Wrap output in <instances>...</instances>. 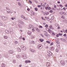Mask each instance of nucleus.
<instances>
[{
  "mask_svg": "<svg viewBox=\"0 0 67 67\" xmlns=\"http://www.w3.org/2000/svg\"><path fill=\"white\" fill-rule=\"evenodd\" d=\"M36 30L37 32H40V30L37 28H36Z\"/></svg>",
  "mask_w": 67,
  "mask_h": 67,
  "instance_id": "nucleus-22",
  "label": "nucleus"
},
{
  "mask_svg": "<svg viewBox=\"0 0 67 67\" xmlns=\"http://www.w3.org/2000/svg\"><path fill=\"white\" fill-rule=\"evenodd\" d=\"M60 63L62 65H64L65 64V62L64 60H62L61 61Z\"/></svg>",
  "mask_w": 67,
  "mask_h": 67,
  "instance_id": "nucleus-4",
  "label": "nucleus"
},
{
  "mask_svg": "<svg viewBox=\"0 0 67 67\" xmlns=\"http://www.w3.org/2000/svg\"><path fill=\"white\" fill-rule=\"evenodd\" d=\"M0 25L1 26H3V24H2V23L0 22Z\"/></svg>",
  "mask_w": 67,
  "mask_h": 67,
  "instance_id": "nucleus-45",
  "label": "nucleus"
},
{
  "mask_svg": "<svg viewBox=\"0 0 67 67\" xmlns=\"http://www.w3.org/2000/svg\"><path fill=\"white\" fill-rule=\"evenodd\" d=\"M13 63H14V64L16 63V61L14 59L13 60Z\"/></svg>",
  "mask_w": 67,
  "mask_h": 67,
  "instance_id": "nucleus-24",
  "label": "nucleus"
},
{
  "mask_svg": "<svg viewBox=\"0 0 67 67\" xmlns=\"http://www.w3.org/2000/svg\"><path fill=\"white\" fill-rule=\"evenodd\" d=\"M46 66L47 67H49V66H50V65H51V63H50L47 62L46 63Z\"/></svg>",
  "mask_w": 67,
  "mask_h": 67,
  "instance_id": "nucleus-7",
  "label": "nucleus"
},
{
  "mask_svg": "<svg viewBox=\"0 0 67 67\" xmlns=\"http://www.w3.org/2000/svg\"><path fill=\"white\" fill-rule=\"evenodd\" d=\"M46 42L47 43H48V44H50V43H51V42H49L48 41H46Z\"/></svg>",
  "mask_w": 67,
  "mask_h": 67,
  "instance_id": "nucleus-35",
  "label": "nucleus"
},
{
  "mask_svg": "<svg viewBox=\"0 0 67 67\" xmlns=\"http://www.w3.org/2000/svg\"><path fill=\"white\" fill-rule=\"evenodd\" d=\"M35 28H32V32H35Z\"/></svg>",
  "mask_w": 67,
  "mask_h": 67,
  "instance_id": "nucleus-19",
  "label": "nucleus"
},
{
  "mask_svg": "<svg viewBox=\"0 0 67 67\" xmlns=\"http://www.w3.org/2000/svg\"><path fill=\"white\" fill-rule=\"evenodd\" d=\"M53 45V42H52L50 44V45L51 46H52Z\"/></svg>",
  "mask_w": 67,
  "mask_h": 67,
  "instance_id": "nucleus-44",
  "label": "nucleus"
},
{
  "mask_svg": "<svg viewBox=\"0 0 67 67\" xmlns=\"http://www.w3.org/2000/svg\"><path fill=\"white\" fill-rule=\"evenodd\" d=\"M21 47L23 50H24V51L26 50V47L24 45H21Z\"/></svg>",
  "mask_w": 67,
  "mask_h": 67,
  "instance_id": "nucleus-2",
  "label": "nucleus"
},
{
  "mask_svg": "<svg viewBox=\"0 0 67 67\" xmlns=\"http://www.w3.org/2000/svg\"><path fill=\"white\" fill-rule=\"evenodd\" d=\"M48 7H46V10H47V9H48Z\"/></svg>",
  "mask_w": 67,
  "mask_h": 67,
  "instance_id": "nucleus-62",
  "label": "nucleus"
},
{
  "mask_svg": "<svg viewBox=\"0 0 67 67\" xmlns=\"http://www.w3.org/2000/svg\"><path fill=\"white\" fill-rule=\"evenodd\" d=\"M2 19L3 20L6 21V20H7V17L4 16H3L2 17Z\"/></svg>",
  "mask_w": 67,
  "mask_h": 67,
  "instance_id": "nucleus-5",
  "label": "nucleus"
},
{
  "mask_svg": "<svg viewBox=\"0 0 67 67\" xmlns=\"http://www.w3.org/2000/svg\"><path fill=\"white\" fill-rule=\"evenodd\" d=\"M25 63L26 64H27V63H28V61L27 60H26L25 61Z\"/></svg>",
  "mask_w": 67,
  "mask_h": 67,
  "instance_id": "nucleus-32",
  "label": "nucleus"
},
{
  "mask_svg": "<svg viewBox=\"0 0 67 67\" xmlns=\"http://www.w3.org/2000/svg\"><path fill=\"white\" fill-rule=\"evenodd\" d=\"M59 14H63V12H60Z\"/></svg>",
  "mask_w": 67,
  "mask_h": 67,
  "instance_id": "nucleus-39",
  "label": "nucleus"
},
{
  "mask_svg": "<svg viewBox=\"0 0 67 67\" xmlns=\"http://www.w3.org/2000/svg\"><path fill=\"white\" fill-rule=\"evenodd\" d=\"M16 57L17 58H19V57H20V56L19 55H17L16 56Z\"/></svg>",
  "mask_w": 67,
  "mask_h": 67,
  "instance_id": "nucleus-50",
  "label": "nucleus"
},
{
  "mask_svg": "<svg viewBox=\"0 0 67 67\" xmlns=\"http://www.w3.org/2000/svg\"><path fill=\"white\" fill-rule=\"evenodd\" d=\"M18 43V42L17 41H15L14 42V43L15 44H17Z\"/></svg>",
  "mask_w": 67,
  "mask_h": 67,
  "instance_id": "nucleus-28",
  "label": "nucleus"
},
{
  "mask_svg": "<svg viewBox=\"0 0 67 67\" xmlns=\"http://www.w3.org/2000/svg\"><path fill=\"white\" fill-rule=\"evenodd\" d=\"M48 25H46L45 26V27H48Z\"/></svg>",
  "mask_w": 67,
  "mask_h": 67,
  "instance_id": "nucleus-48",
  "label": "nucleus"
},
{
  "mask_svg": "<svg viewBox=\"0 0 67 67\" xmlns=\"http://www.w3.org/2000/svg\"><path fill=\"white\" fill-rule=\"evenodd\" d=\"M55 51L56 52L58 53V51H59V50H58V49H56Z\"/></svg>",
  "mask_w": 67,
  "mask_h": 67,
  "instance_id": "nucleus-29",
  "label": "nucleus"
},
{
  "mask_svg": "<svg viewBox=\"0 0 67 67\" xmlns=\"http://www.w3.org/2000/svg\"><path fill=\"white\" fill-rule=\"evenodd\" d=\"M47 20L48 21H49L50 20H49V19L48 18H47Z\"/></svg>",
  "mask_w": 67,
  "mask_h": 67,
  "instance_id": "nucleus-38",
  "label": "nucleus"
},
{
  "mask_svg": "<svg viewBox=\"0 0 67 67\" xmlns=\"http://www.w3.org/2000/svg\"><path fill=\"white\" fill-rule=\"evenodd\" d=\"M13 24H14V25H16V23H15V22H13Z\"/></svg>",
  "mask_w": 67,
  "mask_h": 67,
  "instance_id": "nucleus-58",
  "label": "nucleus"
},
{
  "mask_svg": "<svg viewBox=\"0 0 67 67\" xmlns=\"http://www.w3.org/2000/svg\"><path fill=\"white\" fill-rule=\"evenodd\" d=\"M19 67H22V65L20 64V65H19Z\"/></svg>",
  "mask_w": 67,
  "mask_h": 67,
  "instance_id": "nucleus-57",
  "label": "nucleus"
},
{
  "mask_svg": "<svg viewBox=\"0 0 67 67\" xmlns=\"http://www.w3.org/2000/svg\"><path fill=\"white\" fill-rule=\"evenodd\" d=\"M29 27L28 28V29H31L32 28H33V26L31 25H29Z\"/></svg>",
  "mask_w": 67,
  "mask_h": 67,
  "instance_id": "nucleus-9",
  "label": "nucleus"
},
{
  "mask_svg": "<svg viewBox=\"0 0 67 67\" xmlns=\"http://www.w3.org/2000/svg\"><path fill=\"white\" fill-rule=\"evenodd\" d=\"M14 18L13 17L11 18V19H12V20H14Z\"/></svg>",
  "mask_w": 67,
  "mask_h": 67,
  "instance_id": "nucleus-54",
  "label": "nucleus"
},
{
  "mask_svg": "<svg viewBox=\"0 0 67 67\" xmlns=\"http://www.w3.org/2000/svg\"><path fill=\"white\" fill-rule=\"evenodd\" d=\"M63 9L64 10H66V8L65 7H64L63 8Z\"/></svg>",
  "mask_w": 67,
  "mask_h": 67,
  "instance_id": "nucleus-63",
  "label": "nucleus"
},
{
  "mask_svg": "<svg viewBox=\"0 0 67 67\" xmlns=\"http://www.w3.org/2000/svg\"><path fill=\"white\" fill-rule=\"evenodd\" d=\"M29 2L30 3H31V4H32V2H31V1H29Z\"/></svg>",
  "mask_w": 67,
  "mask_h": 67,
  "instance_id": "nucleus-56",
  "label": "nucleus"
},
{
  "mask_svg": "<svg viewBox=\"0 0 67 67\" xmlns=\"http://www.w3.org/2000/svg\"><path fill=\"white\" fill-rule=\"evenodd\" d=\"M27 33L29 35H31L32 34V32L30 31H28Z\"/></svg>",
  "mask_w": 67,
  "mask_h": 67,
  "instance_id": "nucleus-12",
  "label": "nucleus"
},
{
  "mask_svg": "<svg viewBox=\"0 0 67 67\" xmlns=\"http://www.w3.org/2000/svg\"><path fill=\"white\" fill-rule=\"evenodd\" d=\"M39 27H40V28H43V27L41 26H39Z\"/></svg>",
  "mask_w": 67,
  "mask_h": 67,
  "instance_id": "nucleus-46",
  "label": "nucleus"
},
{
  "mask_svg": "<svg viewBox=\"0 0 67 67\" xmlns=\"http://www.w3.org/2000/svg\"><path fill=\"white\" fill-rule=\"evenodd\" d=\"M24 19L25 20H27V18H26V17H24Z\"/></svg>",
  "mask_w": 67,
  "mask_h": 67,
  "instance_id": "nucleus-37",
  "label": "nucleus"
},
{
  "mask_svg": "<svg viewBox=\"0 0 67 67\" xmlns=\"http://www.w3.org/2000/svg\"><path fill=\"white\" fill-rule=\"evenodd\" d=\"M35 10H36V11H37V8H35Z\"/></svg>",
  "mask_w": 67,
  "mask_h": 67,
  "instance_id": "nucleus-53",
  "label": "nucleus"
},
{
  "mask_svg": "<svg viewBox=\"0 0 67 67\" xmlns=\"http://www.w3.org/2000/svg\"><path fill=\"white\" fill-rule=\"evenodd\" d=\"M51 9V8L50 7H49L48 8V10H50V9Z\"/></svg>",
  "mask_w": 67,
  "mask_h": 67,
  "instance_id": "nucleus-59",
  "label": "nucleus"
},
{
  "mask_svg": "<svg viewBox=\"0 0 67 67\" xmlns=\"http://www.w3.org/2000/svg\"><path fill=\"white\" fill-rule=\"evenodd\" d=\"M5 32L6 33H7V34H9V31L7 30H5Z\"/></svg>",
  "mask_w": 67,
  "mask_h": 67,
  "instance_id": "nucleus-20",
  "label": "nucleus"
},
{
  "mask_svg": "<svg viewBox=\"0 0 67 67\" xmlns=\"http://www.w3.org/2000/svg\"><path fill=\"white\" fill-rule=\"evenodd\" d=\"M3 37L4 39H8V36H4Z\"/></svg>",
  "mask_w": 67,
  "mask_h": 67,
  "instance_id": "nucleus-14",
  "label": "nucleus"
},
{
  "mask_svg": "<svg viewBox=\"0 0 67 67\" xmlns=\"http://www.w3.org/2000/svg\"><path fill=\"white\" fill-rule=\"evenodd\" d=\"M58 27H57L58 29H60V27L59 26H58Z\"/></svg>",
  "mask_w": 67,
  "mask_h": 67,
  "instance_id": "nucleus-51",
  "label": "nucleus"
},
{
  "mask_svg": "<svg viewBox=\"0 0 67 67\" xmlns=\"http://www.w3.org/2000/svg\"><path fill=\"white\" fill-rule=\"evenodd\" d=\"M44 34L45 35V36H47V37L49 35H48V34Z\"/></svg>",
  "mask_w": 67,
  "mask_h": 67,
  "instance_id": "nucleus-26",
  "label": "nucleus"
},
{
  "mask_svg": "<svg viewBox=\"0 0 67 67\" xmlns=\"http://www.w3.org/2000/svg\"><path fill=\"white\" fill-rule=\"evenodd\" d=\"M38 49H41V48H43V46L42 45L40 44V45H38Z\"/></svg>",
  "mask_w": 67,
  "mask_h": 67,
  "instance_id": "nucleus-1",
  "label": "nucleus"
},
{
  "mask_svg": "<svg viewBox=\"0 0 67 67\" xmlns=\"http://www.w3.org/2000/svg\"><path fill=\"white\" fill-rule=\"evenodd\" d=\"M11 34H13V31H12L11 32H10Z\"/></svg>",
  "mask_w": 67,
  "mask_h": 67,
  "instance_id": "nucleus-61",
  "label": "nucleus"
},
{
  "mask_svg": "<svg viewBox=\"0 0 67 67\" xmlns=\"http://www.w3.org/2000/svg\"><path fill=\"white\" fill-rule=\"evenodd\" d=\"M39 41L41 42H43V41H44V40L42 39L41 38H40L39 39Z\"/></svg>",
  "mask_w": 67,
  "mask_h": 67,
  "instance_id": "nucleus-18",
  "label": "nucleus"
},
{
  "mask_svg": "<svg viewBox=\"0 0 67 67\" xmlns=\"http://www.w3.org/2000/svg\"><path fill=\"white\" fill-rule=\"evenodd\" d=\"M47 53L49 54H50V55H51V52L49 50H48L47 51Z\"/></svg>",
  "mask_w": 67,
  "mask_h": 67,
  "instance_id": "nucleus-21",
  "label": "nucleus"
},
{
  "mask_svg": "<svg viewBox=\"0 0 67 67\" xmlns=\"http://www.w3.org/2000/svg\"><path fill=\"white\" fill-rule=\"evenodd\" d=\"M55 26L57 27H58V26H59V25H58V24H55Z\"/></svg>",
  "mask_w": 67,
  "mask_h": 67,
  "instance_id": "nucleus-27",
  "label": "nucleus"
},
{
  "mask_svg": "<svg viewBox=\"0 0 67 67\" xmlns=\"http://www.w3.org/2000/svg\"><path fill=\"white\" fill-rule=\"evenodd\" d=\"M49 27L50 29H52V30L54 29V28H53V27L52 25H50V26H49Z\"/></svg>",
  "mask_w": 67,
  "mask_h": 67,
  "instance_id": "nucleus-15",
  "label": "nucleus"
},
{
  "mask_svg": "<svg viewBox=\"0 0 67 67\" xmlns=\"http://www.w3.org/2000/svg\"><path fill=\"white\" fill-rule=\"evenodd\" d=\"M7 14H11L12 13H13V10H10V11H7Z\"/></svg>",
  "mask_w": 67,
  "mask_h": 67,
  "instance_id": "nucleus-3",
  "label": "nucleus"
},
{
  "mask_svg": "<svg viewBox=\"0 0 67 67\" xmlns=\"http://www.w3.org/2000/svg\"><path fill=\"white\" fill-rule=\"evenodd\" d=\"M50 12L51 13H52L53 11H52V10H50Z\"/></svg>",
  "mask_w": 67,
  "mask_h": 67,
  "instance_id": "nucleus-55",
  "label": "nucleus"
},
{
  "mask_svg": "<svg viewBox=\"0 0 67 67\" xmlns=\"http://www.w3.org/2000/svg\"><path fill=\"white\" fill-rule=\"evenodd\" d=\"M6 9L8 10H10V8H8V7H6Z\"/></svg>",
  "mask_w": 67,
  "mask_h": 67,
  "instance_id": "nucleus-31",
  "label": "nucleus"
},
{
  "mask_svg": "<svg viewBox=\"0 0 67 67\" xmlns=\"http://www.w3.org/2000/svg\"><path fill=\"white\" fill-rule=\"evenodd\" d=\"M31 12H32L31 13L32 14H33V15H34V12H33L32 11Z\"/></svg>",
  "mask_w": 67,
  "mask_h": 67,
  "instance_id": "nucleus-49",
  "label": "nucleus"
},
{
  "mask_svg": "<svg viewBox=\"0 0 67 67\" xmlns=\"http://www.w3.org/2000/svg\"><path fill=\"white\" fill-rule=\"evenodd\" d=\"M31 37L32 38H35V36H31Z\"/></svg>",
  "mask_w": 67,
  "mask_h": 67,
  "instance_id": "nucleus-25",
  "label": "nucleus"
},
{
  "mask_svg": "<svg viewBox=\"0 0 67 67\" xmlns=\"http://www.w3.org/2000/svg\"><path fill=\"white\" fill-rule=\"evenodd\" d=\"M51 29H49L48 30V31L49 32V33L51 32Z\"/></svg>",
  "mask_w": 67,
  "mask_h": 67,
  "instance_id": "nucleus-42",
  "label": "nucleus"
},
{
  "mask_svg": "<svg viewBox=\"0 0 67 67\" xmlns=\"http://www.w3.org/2000/svg\"><path fill=\"white\" fill-rule=\"evenodd\" d=\"M30 51L32 53H34L36 52V51L35 50L32 49H30Z\"/></svg>",
  "mask_w": 67,
  "mask_h": 67,
  "instance_id": "nucleus-6",
  "label": "nucleus"
},
{
  "mask_svg": "<svg viewBox=\"0 0 67 67\" xmlns=\"http://www.w3.org/2000/svg\"><path fill=\"white\" fill-rule=\"evenodd\" d=\"M65 6L66 7H67V4H66L65 5Z\"/></svg>",
  "mask_w": 67,
  "mask_h": 67,
  "instance_id": "nucleus-64",
  "label": "nucleus"
},
{
  "mask_svg": "<svg viewBox=\"0 0 67 67\" xmlns=\"http://www.w3.org/2000/svg\"><path fill=\"white\" fill-rule=\"evenodd\" d=\"M57 46L58 47V48H60V46H59V45L58 44H57Z\"/></svg>",
  "mask_w": 67,
  "mask_h": 67,
  "instance_id": "nucleus-34",
  "label": "nucleus"
},
{
  "mask_svg": "<svg viewBox=\"0 0 67 67\" xmlns=\"http://www.w3.org/2000/svg\"><path fill=\"white\" fill-rule=\"evenodd\" d=\"M62 18V19H64L65 18V16H62L61 17Z\"/></svg>",
  "mask_w": 67,
  "mask_h": 67,
  "instance_id": "nucleus-43",
  "label": "nucleus"
},
{
  "mask_svg": "<svg viewBox=\"0 0 67 67\" xmlns=\"http://www.w3.org/2000/svg\"><path fill=\"white\" fill-rule=\"evenodd\" d=\"M18 26L20 29L22 28V26H21L20 25H18Z\"/></svg>",
  "mask_w": 67,
  "mask_h": 67,
  "instance_id": "nucleus-23",
  "label": "nucleus"
},
{
  "mask_svg": "<svg viewBox=\"0 0 67 67\" xmlns=\"http://www.w3.org/2000/svg\"><path fill=\"white\" fill-rule=\"evenodd\" d=\"M18 21V22L20 24H24V23H23V21H21V20H19Z\"/></svg>",
  "mask_w": 67,
  "mask_h": 67,
  "instance_id": "nucleus-11",
  "label": "nucleus"
},
{
  "mask_svg": "<svg viewBox=\"0 0 67 67\" xmlns=\"http://www.w3.org/2000/svg\"><path fill=\"white\" fill-rule=\"evenodd\" d=\"M49 12H48L46 13V15H49Z\"/></svg>",
  "mask_w": 67,
  "mask_h": 67,
  "instance_id": "nucleus-33",
  "label": "nucleus"
},
{
  "mask_svg": "<svg viewBox=\"0 0 67 67\" xmlns=\"http://www.w3.org/2000/svg\"><path fill=\"white\" fill-rule=\"evenodd\" d=\"M17 49L18 52H21V49L19 47L17 48Z\"/></svg>",
  "mask_w": 67,
  "mask_h": 67,
  "instance_id": "nucleus-13",
  "label": "nucleus"
},
{
  "mask_svg": "<svg viewBox=\"0 0 67 67\" xmlns=\"http://www.w3.org/2000/svg\"><path fill=\"white\" fill-rule=\"evenodd\" d=\"M18 4L19 6H21V3H20V2H18Z\"/></svg>",
  "mask_w": 67,
  "mask_h": 67,
  "instance_id": "nucleus-41",
  "label": "nucleus"
},
{
  "mask_svg": "<svg viewBox=\"0 0 67 67\" xmlns=\"http://www.w3.org/2000/svg\"><path fill=\"white\" fill-rule=\"evenodd\" d=\"M31 43H32L33 44H34L35 43L34 41H31Z\"/></svg>",
  "mask_w": 67,
  "mask_h": 67,
  "instance_id": "nucleus-47",
  "label": "nucleus"
},
{
  "mask_svg": "<svg viewBox=\"0 0 67 67\" xmlns=\"http://www.w3.org/2000/svg\"><path fill=\"white\" fill-rule=\"evenodd\" d=\"M52 34L53 35H55V33H54L52 32Z\"/></svg>",
  "mask_w": 67,
  "mask_h": 67,
  "instance_id": "nucleus-60",
  "label": "nucleus"
},
{
  "mask_svg": "<svg viewBox=\"0 0 67 67\" xmlns=\"http://www.w3.org/2000/svg\"><path fill=\"white\" fill-rule=\"evenodd\" d=\"M22 57L24 59H26V58H27V57L26 56V54L22 55Z\"/></svg>",
  "mask_w": 67,
  "mask_h": 67,
  "instance_id": "nucleus-8",
  "label": "nucleus"
},
{
  "mask_svg": "<svg viewBox=\"0 0 67 67\" xmlns=\"http://www.w3.org/2000/svg\"><path fill=\"white\" fill-rule=\"evenodd\" d=\"M66 13H65V12H63V15H66Z\"/></svg>",
  "mask_w": 67,
  "mask_h": 67,
  "instance_id": "nucleus-40",
  "label": "nucleus"
},
{
  "mask_svg": "<svg viewBox=\"0 0 67 67\" xmlns=\"http://www.w3.org/2000/svg\"><path fill=\"white\" fill-rule=\"evenodd\" d=\"M21 18H23V19H24L25 17L24 15H21Z\"/></svg>",
  "mask_w": 67,
  "mask_h": 67,
  "instance_id": "nucleus-30",
  "label": "nucleus"
},
{
  "mask_svg": "<svg viewBox=\"0 0 67 67\" xmlns=\"http://www.w3.org/2000/svg\"><path fill=\"white\" fill-rule=\"evenodd\" d=\"M62 34H59V36H62Z\"/></svg>",
  "mask_w": 67,
  "mask_h": 67,
  "instance_id": "nucleus-52",
  "label": "nucleus"
},
{
  "mask_svg": "<svg viewBox=\"0 0 67 67\" xmlns=\"http://www.w3.org/2000/svg\"><path fill=\"white\" fill-rule=\"evenodd\" d=\"M5 65L4 63H3L1 64V67H5Z\"/></svg>",
  "mask_w": 67,
  "mask_h": 67,
  "instance_id": "nucleus-17",
  "label": "nucleus"
},
{
  "mask_svg": "<svg viewBox=\"0 0 67 67\" xmlns=\"http://www.w3.org/2000/svg\"><path fill=\"white\" fill-rule=\"evenodd\" d=\"M8 52L9 54H12L13 53V51L12 50H10L8 51Z\"/></svg>",
  "mask_w": 67,
  "mask_h": 67,
  "instance_id": "nucleus-10",
  "label": "nucleus"
},
{
  "mask_svg": "<svg viewBox=\"0 0 67 67\" xmlns=\"http://www.w3.org/2000/svg\"><path fill=\"white\" fill-rule=\"evenodd\" d=\"M50 49L51 51H54V48L53 47H50Z\"/></svg>",
  "mask_w": 67,
  "mask_h": 67,
  "instance_id": "nucleus-16",
  "label": "nucleus"
},
{
  "mask_svg": "<svg viewBox=\"0 0 67 67\" xmlns=\"http://www.w3.org/2000/svg\"><path fill=\"white\" fill-rule=\"evenodd\" d=\"M56 42L57 43V44H59V42L57 41H56Z\"/></svg>",
  "mask_w": 67,
  "mask_h": 67,
  "instance_id": "nucleus-36",
  "label": "nucleus"
}]
</instances>
